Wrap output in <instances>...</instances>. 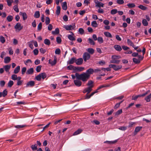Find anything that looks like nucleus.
<instances>
[{"instance_id": "f257e3e1", "label": "nucleus", "mask_w": 151, "mask_h": 151, "mask_svg": "<svg viewBox=\"0 0 151 151\" xmlns=\"http://www.w3.org/2000/svg\"><path fill=\"white\" fill-rule=\"evenodd\" d=\"M76 79L81 80L83 82L87 81L90 78L85 72H83L81 74L76 73Z\"/></svg>"}, {"instance_id": "f03ea898", "label": "nucleus", "mask_w": 151, "mask_h": 151, "mask_svg": "<svg viewBox=\"0 0 151 151\" xmlns=\"http://www.w3.org/2000/svg\"><path fill=\"white\" fill-rule=\"evenodd\" d=\"M150 92V90H148L147 91H146L145 93L141 94V95H136L135 96H133L132 97V99L133 100H136L139 97H144L145 96L147 95Z\"/></svg>"}, {"instance_id": "7ed1b4c3", "label": "nucleus", "mask_w": 151, "mask_h": 151, "mask_svg": "<svg viewBox=\"0 0 151 151\" xmlns=\"http://www.w3.org/2000/svg\"><path fill=\"white\" fill-rule=\"evenodd\" d=\"M138 59L136 58H133L132 59L133 62L135 64H139L140 63V61L143 60L144 58V56H142L141 55H138Z\"/></svg>"}, {"instance_id": "20e7f679", "label": "nucleus", "mask_w": 151, "mask_h": 151, "mask_svg": "<svg viewBox=\"0 0 151 151\" xmlns=\"http://www.w3.org/2000/svg\"><path fill=\"white\" fill-rule=\"evenodd\" d=\"M110 68H113L114 70L116 71L122 68V66L121 65H114L110 64L109 65Z\"/></svg>"}, {"instance_id": "39448f33", "label": "nucleus", "mask_w": 151, "mask_h": 151, "mask_svg": "<svg viewBox=\"0 0 151 151\" xmlns=\"http://www.w3.org/2000/svg\"><path fill=\"white\" fill-rule=\"evenodd\" d=\"M14 28L16 29V31L18 30L20 31L23 28V26H21V24L19 23H17L14 26Z\"/></svg>"}, {"instance_id": "423d86ee", "label": "nucleus", "mask_w": 151, "mask_h": 151, "mask_svg": "<svg viewBox=\"0 0 151 151\" xmlns=\"http://www.w3.org/2000/svg\"><path fill=\"white\" fill-rule=\"evenodd\" d=\"M90 58V54L87 52H86L84 53L83 55V58L85 62H86L87 60H88Z\"/></svg>"}, {"instance_id": "0eeeda50", "label": "nucleus", "mask_w": 151, "mask_h": 151, "mask_svg": "<svg viewBox=\"0 0 151 151\" xmlns=\"http://www.w3.org/2000/svg\"><path fill=\"white\" fill-rule=\"evenodd\" d=\"M76 27V26L75 25L73 26H72L71 25H64L63 27L65 28L67 30H70L73 29L74 28Z\"/></svg>"}, {"instance_id": "6e6552de", "label": "nucleus", "mask_w": 151, "mask_h": 151, "mask_svg": "<svg viewBox=\"0 0 151 151\" xmlns=\"http://www.w3.org/2000/svg\"><path fill=\"white\" fill-rule=\"evenodd\" d=\"M94 72V70L93 69L90 68L87 70L85 73L90 77L91 75L93 74Z\"/></svg>"}, {"instance_id": "1a4fd4ad", "label": "nucleus", "mask_w": 151, "mask_h": 151, "mask_svg": "<svg viewBox=\"0 0 151 151\" xmlns=\"http://www.w3.org/2000/svg\"><path fill=\"white\" fill-rule=\"evenodd\" d=\"M81 80H75L74 81V83L75 85L79 87L81 86L82 85V82L80 81Z\"/></svg>"}, {"instance_id": "9d476101", "label": "nucleus", "mask_w": 151, "mask_h": 151, "mask_svg": "<svg viewBox=\"0 0 151 151\" xmlns=\"http://www.w3.org/2000/svg\"><path fill=\"white\" fill-rule=\"evenodd\" d=\"M57 63V58L55 57L54 58L53 61H52L51 59H49V63L51 64L52 66L55 65Z\"/></svg>"}, {"instance_id": "9b49d317", "label": "nucleus", "mask_w": 151, "mask_h": 151, "mask_svg": "<svg viewBox=\"0 0 151 151\" xmlns=\"http://www.w3.org/2000/svg\"><path fill=\"white\" fill-rule=\"evenodd\" d=\"M83 59L81 58H79L77 59H76V63L78 65H81L83 63Z\"/></svg>"}, {"instance_id": "f8f14e48", "label": "nucleus", "mask_w": 151, "mask_h": 151, "mask_svg": "<svg viewBox=\"0 0 151 151\" xmlns=\"http://www.w3.org/2000/svg\"><path fill=\"white\" fill-rule=\"evenodd\" d=\"M96 0H95V3L96 4V6H97L99 7H104V4L103 3L99 2L98 1L96 0Z\"/></svg>"}, {"instance_id": "ddd939ff", "label": "nucleus", "mask_w": 151, "mask_h": 151, "mask_svg": "<svg viewBox=\"0 0 151 151\" xmlns=\"http://www.w3.org/2000/svg\"><path fill=\"white\" fill-rule=\"evenodd\" d=\"M35 82L34 81H31L27 82L26 84V87H28L29 86L33 87L35 86Z\"/></svg>"}, {"instance_id": "4468645a", "label": "nucleus", "mask_w": 151, "mask_h": 151, "mask_svg": "<svg viewBox=\"0 0 151 151\" xmlns=\"http://www.w3.org/2000/svg\"><path fill=\"white\" fill-rule=\"evenodd\" d=\"M76 58L74 57H73L67 62V63L68 64H73L74 62L76 63Z\"/></svg>"}, {"instance_id": "2eb2a0df", "label": "nucleus", "mask_w": 151, "mask_h": 151, "mask_svg": "<svg viewBox=\"0 0 151 151\" xmlns=\"http://www.w3.org/2000/svg\"><path fill=\"white\" fill-rule=\"evenodd\" d=\"M85 69V68L82 67H76L75 71H82Z\"/></svg>"}, {"instance_id": "dca6fc26", "label": "nucleus", "mask_w": 151, "mask_h": 151, "mask_svg": "<svg viewBox=\"0 0 151 151\" xmlns=\"http://www.w3.org/2000/svg\"><path fill=\"white\" fill-rule=\"evenodd\" d=\"M142 128V127H137L135 128L134 132V135H136L138 132H139L140 130Z\"/></svg>"}, {"instance_id": "f3484780", "label": "nucleus", "mask_w": 151, "mask_h": 151, "mask_svg": "<svg viewBox=\"0 0 151 151\" xmlns=\"http://www.w3.org/2000/svg\"><path fill=\"white\" fill-rule=\"evenodd\" d=\"M97 93V91H95L92 93L90 95H88V94L87 93L86 96L85 97V99H89L91 96H93L95 93Z\"/></svg>"}, {"instance_id": "a211bd4d", "label": "nucleus", "mask_w": 151, "mask_h": 151, "mask_svg": "<svg viewBox=\"0 0 151 151\" xmlns=\"http://www.w3.org/2000/svg\"><path fill=\"white\" fill-rule=\"evenodd\" d=\"M151 98V93L147 95L145 98V100L147 102H149L150 101Z\"/></svg>"}, {"instance_id": "6ab92c4d", "label": "nucleus", "mask_w": 151, "mask_h": 151, "mask_svg": "<svg viewBox=\"0 0 151 151\" xmlns=\"http://www.w3.org/2000/svg\"><path fill=\"white\" fill-rule=\"evenodd\" d=\"M114 47L116 50L118 51H120L122 50L121 47L118 45H115L114 46Z\"/></svg>"}, {"instance_id": "aec40b11", "label": "nucleus", "mask_w": 151, "mask_h": 151, "mask_svg": "<svg viewBox=\"0 0 151 151\" xmlns=\"http://www.w3.org/2000/svg\"><path fill=\"white\" fill-rule=\"evenodd\" d=\"M34 72V70L33 68H31L28 69L26 72L27 74H32Z\"/></svg>"}, {"instance_id": "412c9836", "label": "nucleus", "mask_w": 151, "mask_h": 151, "mask_svg": "<svg viewBox=\"0 0 151 151\" xmlns=\"http://www.w3.org/2000/svg\"><path fill=\"white\" fill-rule=\"evenodd\" d=\"M19 14L22 16L23 20H25L27 19V16L25 12L22 13L20 12L19 13Z\"/></svg>"}, {"instance_id": "4be33fe9", "label": "nucleus", "mask_w": 151, "mask_h": 151, "mask_svg": "<svg viewBox=\"0 0 151 151\" xmlns=\"http://www.w3.org/2000/svg\"><path fill=\"white\" fill-rule=\"evenodd\" d=\"M93 83V82L92 81L90 80L88 81L87 85L88 86V87L92 88L94 86Z\"/></svg>"}, {"instance_id": "5701e85b", "label": "nucleus", "mask_w": 151, "mask_h": 151, "mask_svg": "<svg viewBox=\"0 0 151 151\" xmlns=\"http://www.w3.org/2000/svg\"><path fill=\"white\" fill-rule=\"evenodd\" d=\"M83 131V130L81 129H79L77 130V131H75L73 133V135H76L79 134L81 133Z\"/></svg>"}, {"instance_id": "b1692460", "label": "nucleus", "mask_w": 151, "mask_h": 151, "mask_svg": "<svg viewBox=\"0 0 151 151\" xmlns=\"http://www.w3.org/2000/svg\"><path fill=\"white\" fill-rule=\"evenodd\" d=\"M20 70V67L19 66H18L14 69V73L15 74H17L19 71Z\"/></svg>"}, {"instance_id": "393cba45", "label": "nucleus", "mask_w": 151, "mask_h": 151, "mask_svg": "<svg viewBox=\"0 0 151 151\" xmlns=\"http://www.w3.org/2000/svg\"><path fill=\"white\" fill-rule=\"evenodd\" d=\"M27 126L26 125H17L14 126V127L18 129H20L24 127H27Z\"/></svg>"}, {"instance_id": "a878e982", "label": "nucleus", "mask_w": 151, "mask_h": 151, "mask_svg": "<svg viewBox=\"0 0 151 151\" xmlns=\"http://www.w3.org/2000/svg\"><path fill=\"white\" fill-rule=\"evenodd\" d=\"M62 7L63 9L64 10H65L67 9V3L65 1L63 3Z\"/></svg>"}, {"instance_id": "bb28decb", "label": "nucleus", "mask_w": 151, "mask_h": 151, "mask_svg": "<svg viewBox=\"0 0 151 151\" xmlns=\"http://www.w3.org/2000/svg\"><path fill=\"white\" fill-rule=\"evenodd\" d=\"M53 35H57L59 33V29L57 28H56L54 31H52V32Z\"/></svg>"}, {"instance_id": "cd10ccee", "label": "nucleus", "mask_w": 151, "mask_h": 151, "mask_svg": "<svg viewBox=\"0 0 151 151\" xmlns=\"http://www.w3.org/2000/svg\"><path fill=\"white\" fill-rule=\"evenodd\" d=\"M104 35L105 36L107 37L111 38L112 37V36L111 34L109 32H104Z\"/></svg>"}, {"instance_id": "c85d7f7f", "label": "nucleus", "mask_w": 151, "mask_h": 151, "mask_svg": "<svg viewBox=\"0 0 151 151\" xmlns=\"http://www.w3.org/2000/svg\"><path fill=\"white\" fill-rule=\"evenodd\" d=\"M127 43L128 45L134 47V45L133 42L130 39H127Z\"/></svg>"}, {"instance_id": "c756f323", "label": "nucleus", "mask_w": 151, "mask_h": 151, "mask_svg": "<svg viewBox=\"0 0 151 151\" xmlns=\"http://www.w3.org/2000/svg\"><path fill=\"white\" fill-rule=\"evenodd\" d=\"M11 60V58L9 57H6L4 59V62L6 63H9Z\"/></svg>"}, {"instance_id": "7c9ffc66", "label": "nucleus", "mask_w": 151, "mask_h": 151, "mask_svg": "<svg viewBox=\"0 0 151 151\" xmlns=\"http://www.w3.org/2000/svg\"><path fill=\"white\" fill-rule=\"evenodd\" d=\"M117 142V140H115L114 141H106L104 142V143H108L109 144H112L115 143Z\"/></svg>"}, {"instance_id": "2f4dec72", "label": "nucleus", "mask_w": 151, "mask_h": 151, "mask_svg": "<svg viewBox=\"0 0 151 151\" xmlns=\"http://www.w3.org/2000/svg\"><path fill=\"white\" fill-rule=\"evenodd\" d=\"M11 66L10 65H6L4 66V68L6 72H8L9 71Z\"/></svg>"}, {"instance_id": "473e14b6", "label": "nucleus", "mask_w": 151, "mask_h": 151, "mask_svg": "<svg viewBox=\"0 0 151 151\" xmlns=\"http://www.w3.org/2000/svg\"><path fill=\"white\" fill-rule=\"evenodd\" d=\"M91 25L93 27H98V24L96 21H93L91 22Z\"/></svg>"}, {"instance_id": "72a5a7b5", "label": "nucleus", "mask_w": 151, "mask_h": 151, "mask_svg": "<svg viewBox=\"0 0 151 151\" xmlns=\"http://www.w3.org/2000/svg\"><path fill=\"white\" fill-rule=\"evenodd\" d=\"M44 43L45 44L47 45H49L51 43L50 40L47 39H45L44 40Z\"/></svg>"}, {"instance_id": "f704fd0d", "label": "nucleus", "mask_w": 151, "mask_h": 151, "mask_svg": "<svg viewBox=\"0 0 151 151\" xmlns=\"http://www.w3.org/2000/svg\"><path fill=\"white\" fill-rule=\"evenodd\" d=\"M60 7L59 6H58L57 7V10L56 12V14L57 15H59L60 13Z\"/></svg>"}, {"instance_id": "c9c22d12", "label": "nucleus", "mask_w": 151, "mask_h": 151, "mask_svg": "<svg viewBox=\"0 0 151 151\" xmlns=\"http://www.w3.org/2000/svg\"><path fill=\"white\" fill-rule=\"evenodd\" d=\"M34 16L36 18H39L40 17V12L39 11L36 12L35 13Z\"/></svg>"}, {"instance_id": "e433bc0d", "label": "nucleus", "mask_w": 151, "mask_h": 151, "mask_svg": "<svg viewBox=\"0 0 151 151\" xmlns=\"http://www.w3.org/2000/svg\"><path fill=\"white\" fill-rule=\"evenodd\" d=\"M75 66H74L73 65H70L69 66H68L67 67V68L69 70H73L75 71Z\"/></svg>"}, {"instance_id": "4c0bfd02", "label": "nucleus", "mask_w": 151, "mask_h": 151, "mask_svg": "<svg viewBox=\"0 0 151 151\" xmlns=\"http://www.w3.org/2000/svg\"><path fill=\"white\" fill-rule=\"evenodd\" d=\"M68 38L71 41H74L75 40V38L73 36L71 35H68Z\"/></svg>"}, {"instance_id": "58836bf2", "label": "nucleus", "mask_w": 151, "mask_h": 151, "mask_svg": "<svg viewBox=\"0 0 151 151\" xmlns=\"http://www.w3.org/2000/svg\"><path fill=\"white\" fill-rule=\"evenodd\" d=\"M13 19V17L11 15H9L8 16L7 18L6 19L7 21L9 22H10L12 21Z\"/></svg>"}, {"instance_id": "ea45409f", "label": "nucleus", "mask_w": 151, "mask_h": 151, "mask_svg": "<svg viewBox=\"0 0 151 151\" xmlns=\"http://www.w3.org/2000/svg\"><path fill=\"white\" fill-rule=\"evenodd\" d=\"M88 52L91 54H92L94 52V50L93 49L89 48H88L87 50Z\"/></svg>"}, {"instance_id": "a19ab883", "label": "nucleus", "mask_w": 151, "mask_h": 151, "mask_svg": "<svg viewBox=\"0 0 151 151\" xmlns=\"http://www.w3.org/2000/svg\"><path fill=\"white\" fill-rule=\"evenodd\" d=\"M37 144H35L34 145H32L31 146V147L33 151L37 149Z\"/></svg>"}, {"instance_id": "79ce46f5", "label": "nucleus", "mask_w": 151, "mask_h": 151, "mask_svg": "<svg viewBox=\"0 0 151 151\" xmlns=\"http://www.w3.org/2000/svg\"><path fill=\"white\" fill-rule=\"evenodd\" d=\"M88 40L89 41V43L91 45H94L95 44V42H94L93 40L90 38H89L88 39Z\"/></svg>"}, {"instance_id": "37998d69", "label": "nucleus", "mask_w": 151, "mask_h": 151, "mask_svg": "<svg viewBox=\"0 0 151 151\" xmlns=\"http://www.w3.org/2000/svg\"><path fill=\"white\" fill-rule=\"evenodd\" d=\"M7 91L6 89H5L2 92V96L5 97L6 96L7 94Z\"/></svg>"}, {"instance_id": "c03bdc74", "label": "nucleus", "mask_w": 151, "mask_h": 151, "mask_svg": "<svg viewBox=\"0 0 151 151\" xmlns=\"http://www.w3.org/2000/svg\"><path fill=\"white\" fill-rule=\"evenodd\" d=\"M97 40H98V42L100 43H101L103 42V38L101 37H98Z\"/></svg>"}, {"instance_id": "a18cd8bd", "label": "nucleus", "mask_w": 151, "mask_h": 151, "mask_svg": "<svg viewBox=\"0 0 151 151\" xmlns=\"http://www.w3.org/2000/svg\"><path fill=\"white\" fill-rule=\"evenodd\" d=\"M0 41L2 43H4L5 42L4 37L2 36H1L0 37Z\"/></svg>"}, {"instance_id": "49530a36", "label": "nucleus", "mask_w": 151, "mask_h": 151, "mask_svg": "<svg viewBox=\"0 0 151 151\" xmlns=\"http://www.w3.org/2000/svg\"><path fill=\"white\" fill-rule=\"evenodd\" d=\"M142 23L144 26H147L148 25V23L147 20L145 19H143L142 21Z\"/></svg>"}, {"instance_id": "de8ad7c7", "label": "nucleus", "mask_w": 151, "mask_h": 151, "mask_svg": "<svg viewBox=\"0 0 151 151\" xmlns=\"http://www.w3.org/2000/svg\"><path fill=\"white\" fill-rule=\"evenodd\" d=\"M127 6L130 8H133L135 7V5L134 3H129L127 4Z\"/></svg>"}, {"instance_id": "09e8293b", "label": "nucleus", "mask_w": 151, "mask_h": 151, "mask_svg": "<svg viewBox=\"0 0 151 151\" xmlns=\"http://www.w3.org/2000/svg\"><path fill=\"white\" fill-rule=\"evenodd\" d=\"M117 12L118 11L116 9H113L111 10V13L112 14H116Z\"/></svg>"}, {"instance_id": "8fccbe9b", "label": "nucleus", "mask_w": 151, "mask_h": 151, "mask_svg": "<svg viewBox=\"0 0 151 151\" xmlns=\"http://www.w3.org/2000/svg\"><path fill=\"white\" fill-rule=\"evenodd\" d=\"M138 7L142 10H145L147 9V8L142 5H140L138 6Z\"/></svg>"}, {"instance_id": "3c124183", "label": "nucleus", "mask_w": 151, "mask_h": 151, "mask_svg": "<svg viewBox=\"0 0 151 151\" xmlns=\"http://www.w3.org/2000/svg\"><path fill=\"white\" fill-rule=\"evenodd\" d=\"M14 82L12 81H10L8 83V86L9 87H11L13 85Z\"/></svg>"}, {"instance_id": "603ef678", "label": "nucleus", "mask_w": 151, "mask_h": 151, "mask_svg": "<svg viewBox=\"0 0 151 151\" xmlns=\"http://www.w3.org/2000/svg\"><path fill=\"white\" fill-rule=\"evenodd\" d=\"M120 62V60H116L114 59L111 60V62L112 63H116V64H118Z\"/></svg>"}, {"instance_id": "864d4df0", "label": "nucleus", "mask_w": 151, "mask_h": 151, "mask_svg": "<svg viewBox=\"0 0 151 151\" xmlns=\"http://www.w3.org/2000/svg\"><path fill=\"white\" fill-rule=\"evenodd\" d=\"M42 66L41 65L37 66L36 68V70L37 72H39L41 70Z\"/></svg>"}, {"instance_id": "5fc2aeb1", "label": "nucleus", "mask_w": 151, "mask_h": 151, "mask_svg": "<svg viewBox=\"0 0 151 151\" xmlns=\"http://www.w3.org/2000/svg\"><path fill=\"white\" fill-rule=\"evenodd\" d=\"M124 100L122 101H121L119 103H117L114 106V109H116L118 107H119L120 104Z\"/></svg>"}, {"instance_id": "6e6d98bb", "label": "nucleus", "mask_w": 151, "mask_h": 151, "mask_svg": "<svg viewBox=\"0 0 151 151\" xmlns=\"http://www.w3.org/2000/svg\"><path fill=\"white\" fill-rule=\"evenodd\" d=\"M41 76L40 73L39 75L37 76L35 78L38 81H40L41 80Z\"/></svg>"}, {"instance_id": "4d7b16f0", "label": "nucleus", "mask_w": 151, "mask_h": 151, "mask_svg": "<svg viewBox=\"0 0 151 151\" xmlns=\"http://www.w3.org/2000/svg\"><path fill=\"white\" fill-rule=\"evenodd\" d=\"M50 22V20L49 18L48 17H47L46 18L45 20V23L47 25L48 24H49Z\"/></svg>"}, {"instance_id": "13d9d810", "label": "nucleus", "mask_w": 151, "mask_h": 151, "mask_svg": "<svg viewBox=\"0 0 151 151\" xmlns=\"http://www.w3.org/2000/svg\"><path fill=\"white\" fill-rule=\"evenodd\" d=\"M42 28V23L41 22H40L38 24L37 26V29L38 31H40L41 30Z\"/></svg>"}, {"instance_id": "bf43d9fd", "label": "nucleus", "mask_w": 151, "mask_h": 151, "mask_svg": "<svg viewBox=\"0 0 151 151\" xmlns=\"http://www.w3.org/2000/svg\"><path fill=\"white\" fill-rule=\"evenodd\" d=\"M56 41L58 43L60 44L61 42V39L60 37H58L56 38Z\"/></svg>"}, {"instance_id": "052dcab7", "label": "nucleus", "mask_w": 151, "mask_h": 151, "mask_svg": "<svg viewBox=\"0 0 151 151\" xmlns=\"http://www.w3.org/2000/svg\"><path fill=\"white\" fill-rule=\"evenodd\" d=\"M122 112V109L118 110L115 113V116H118L120 114H121Z\"/></svg>"}, {"instance_id": "680f3d73", "label": "nucleus", "mask_w": 151, "mask_h": 151, "mask_svg": "<svg viewBox=\"0 0 151 151\" xmlns=\"http://www.w3.org/2000/svg\"><path fill=\"white\" fill-rule=\"evenodd\" d=\"M7 3V4L9 6L11 5L12 3L13 2V0H6Z\"/></svg>"}, {"instance_id": "e2e57ef3", "label": "nucleus", "mask_w": 151, "mask_h": 151, "mask_svg": "<svg viewBox=\"0 0 151 151\" xmlns=\"http://www.w3.org/2000/svg\"><path fill=\"white\" fill-rule=\"evenodd\" d=\"M13 9L16 12H19V9L18 7V5H17L14 6L13 7Z\"/></svg>"}, {"instance_id": "0e129e2a", "label": "nucleus", "mask_w": 151, "mask_h": 151, "mask_svg": "<svg viewBox=\"0 0 151 151\" xmlns=\"http://www.w3.org/2000/svg\"><path fill=\"white\" fill-rule=\"evenodd\" d=\"M17 75L13 74L12 76V79L14 80H15L17 79Z\"/></svg>"}, {"instance_id": "69168bd1", "label": "nucleus", "mask_w": 151, "mask_h": 151, "mask_svg": "<svg viewBox=\"0 0 151 151\" xmlns=\"http://www.w3.org/2000/svg\"><path fill=\"white\" fill-rule=\"evenodd\" d=\"M41 78L44 79L46 77V74L45 73H40Z\"/></svg>"}, {"instance_id": "338daca9", "label": "nucleus", "mask_w": 151, "mask_h": 151, "mask_svg": "<svg viewBox=\"0 0 151 151\" xmlns=\"http://www.w3.org/2000/svg\"><path fill=\"white\" fill-rule=\"evenodd\" d=\"M86 91L87 92V94L89 93L92 90V88L89 87L86 88Z\"/></svg>"}, {"instance_id": "774afa93", "label": "nucleus", "mask_w": 151, "mask_h": 151, "mask_svg": "<svg viewBox=\"0 0 151 151\" xmlns=\"http://www.w3.org/2000/svg\"><path fill=\"white\" fill-rule=\"evenodd\" d=\"M116 2L119 4H122L124 3V1L123 0H117Z\"/></svg>"}]
</instances>
